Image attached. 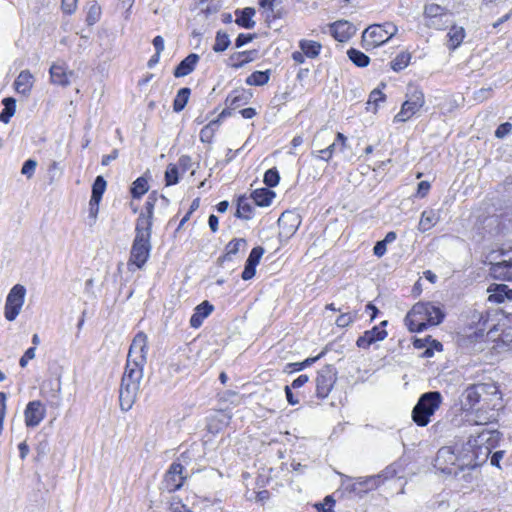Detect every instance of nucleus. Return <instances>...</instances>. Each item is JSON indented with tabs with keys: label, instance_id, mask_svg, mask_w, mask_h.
<instances>
[{
	"label": "nucleus",
	"instance_id": "4",
	"mask_svg": "<svg viewBox=\"0 0 512 512\" xmlns=\"http://www.w3.org/2000/svg\"><path fill=\"white\" fill-rule=\"evenodd\" d=\"M424 103L423 91L417 86H408L406 100L403 102L400 111L395 115L394 122H406L423 107Z\"/></svg>",
	"mask_w": 512,
	"mask_h": 512
},
{
	"label": "nucleus",
	"instance_id": "50",
	"mask_svg": "<svg viewBox=\"0 0 512 512\" xmlns=\"http://www.w3.org/2000/svg\"><path fill=\"white\" fill-rule=\"evenodd\" d=\"M496 445H489L488 443L477 442V446H475V454H478L480 457V466L486 462L489 454L491 453V449Z\"/></svg>",
	"mask_w": 512,
	"mask_h": 512
},
{
	"label": "nucleus",
	"instance_id": "15",
	"mask_svg": "<svg viewBox=\"0 0 512 512\" xmlns=\"http://www.w3.org/2000/svg\"><path fill=\"white\" fill-rule=\"evenodd\" d=\"M300 223L301 220L299 215L290 211L283 212L278 219L280 237L286 239L292 237L298 230Z\"/></svg>",
	"mask_w": 512,
	"mask_h": 512
},
{
	"label": "nucleus",
	"instance_id": "3",
	"mask_svg": "<svg viewBox=\"0 0 512 512\" xmlns=\"http://www.w3.org/2000/svg\"><path fill=\"white\" fill-rule=\"evenodd\" d=\"M443 397L439 391H428L423 393L412 410V420L420 427L427 426L431 417L439 409Z\"/></svg>",
	"mask_w": 512,
	"mask_h": 512
},
{
	"label": "nucleus",
	"instance_id": "24",
	"mask_svg": "<svg viewBox=\"0 0 512 512\" xmlns=\"http://www.w3.org/2000/svg\"><path fill=\"white\" fill-rule=\"evenodd\" d=\"M34 77L29 70H22L14 81L17 93L28 95L33 87Z\"/></svg>",
	"mask_w": 512,
	"mask_h": 512
},
{
	"label": "nucleus",
	"instance_id": "59",
	"mask_svg": "<svg viewBox=\"0 0 512 512\" xmlns=\"http://www.w3.org/2000/svg\"><path fill=\"white\" fill-rule=\"evenodd\" d=\"M256 37V34H246V33H240L237 38L235 39V47L241 48L247 43H250L253 41Z\"/></svg>",
	"mask_w": 512,
	"mask_h": 512
},
{
	"label": "nucleus",
	"instance_id": "12",
	"mask_svg": "<svg viewBox=\"0 0 512 512\" xmlns=\"http://www.w3.org/2000/svg\"><path fill=\"white\" fill-rule=\"evenodd\" d=\"M380 24H373L366 28L362 34V47L369 51L383 45L390 39L386 37Z\"/></svg>",
	"mask_w": 512,
	"mask_h": 512
},
{
	"label": "nucleus",
	"instance_id": "48",
	"mask_svg": "<svg viewBox=\"0 0 512 512\" xmlns=\"http://www.w3.org/2000/svg\"><path fill=\"white\" fill-rule=\"evenodd\" d=\"M323 355H324V352H321L319 355H317L315 357H309L302 362L289 363V364H287V368H290L291 371H295V372L301 371V370L305 369L306 367L310 366L311 364L315 363Z\"/></svg>",
	"mask_w": 512,
	"mask_h": 512
},
{
	"label": "nucleus",
	"instance_id": "52",
	"mask_svg": "<svg viewBox=\"0 0 512 512\" xmlns=\"http://www.w3.org/2000/svg\"><path fill=\"white\" fill-rule=\"evenodd\" d=\"M490 316H491L490 311H485V313L484 312L479 313V322H478L479 330L488 329L489 333L492 332V330L495 328L496 325L494 323H491Z\"/></svg>",
	"mask_w": 512,
	"mask_h": 512
},
{
	"label": "nucleus",
	"instance_id": "16",
	"mask_svg": "<svg viewBox=\"0 0 512 512\" xmlns=\"http://www.w3.org/2000/svg\"><path fill=\"white\" fill-rule=\"evenodd\" d=\"M46 410L41 401L34 400L27 404L24 416L27 427L34 428L38 426L45 418Z\"/></svg>",
	"mask_w": 512,
	"mask_h": 512
},
{
	"label": "nucleus",
	"instance_id": "36",
	"mask_svg": "<svg viewBox=\"0 0 512 512\" xmlns=\"http://www.w3.org/2000/svg\"><path fill=\"white\" fill-rule=\"evenodd\" d=\"M270 79V70L254 71L246 78V84L250 86H262L268 83Z\"/></svg>",
	"mask_w": 512,
	"mask_h": 512
},
{
	"label": "nucleus",
	"instance_id": "41",
	"mask_svg": "<svg viewBox=\"0 0 512 512\" xmlns=\"http://www.w3.org/2000/svg\"><path fill=\"white\" fill-rule=\"evenodd\" d=\"M447 18L448 15L445 12V8L438 4H427L424 7V18L425 21L433 18Z\"/></svg>",
	"mask_w": 512,
	"mask_h": 512
},
{
	"label": "nucleus",
	"instance_id": "25",
	"mask_svg": "<svg viewBox=\"0 0 512 512\" xmlns=\"http://www.w3.org/2000/svg\"><path fill=\"white\" fill-rule=\"evenodd\" d=\"M255 13L256 11L252 7L237 9L235 11V23L244 29H253L256 24L255 21L253 20Z\"/></svg>",
	"mask_w": 512,
	"mask_h": 512
},
{
	"label": "nucleus",
	"instance_id": "7",
	"mask_svg": "<svg viewBox=\"0 0 512 512\" xmlns=\"http://www.w3.org/2000/svg\"><path fill=\"white\" fill-rule=\"evenodd\" d=\"M337 380V371L333 365H326L317 372L316 396L320 399L328 397Z\"/></svg>",
	"mask_w": 512,
	"mask_h": 512
},
{
	"label": "nucleus",
	"instance_id": "44",
	"mask_svg": "<svg viewBox=\"0 0 512 512\" xmlns=\"http://www.w3.org/2000/svg\"><path fill=\"white\" fill-rule=\"evenodd\" d=\"M436 223V216L433 211H424L421 215L418 229L421 232L428 231Z\"/></svg>",
	"mask_w": 512,
	"mask_h": 512
},
{
	"label": "nucleus",
	"instance_id": "43",
	"mask_svg": "<svg viewBox=\"0 0 512 512\" xmlns=\"http://www.w3.org/2000/svg\"><path fill=\"white\" fill-rule=\"evenodd\" d=\"M411 60V54L408 52L399 53L390 63L391 69L395 72H399L405 69Z\"/></svg>",
	"mask_w": 512,
	"mask_h": 512
},
{
	"label": "nucleus",
	"instance_id": "6",
	"mask_svg": "<svg viewBox=\"0 0 512 512\" xmlns=\"http://www.w3.org/2000/svg\"><path fill=\"white\" fill-rule=\"evenodd\" d=\"M25 296L26 288L21 284H16L10 289L4 306L6 320L12 322L17 318L25 302Z\"/></svg>",
	"mask_w": 512,
	"mask_h": 512
},
{
	"label": "nucleus",
	"instance_id": "46",
	"mask_svg": "<svg viewBox=\"0 0 512 512\" xmlns=\"http://www.w3.org/2000/svg\"><path fill=\"white\" fill-rule=\"evenodd\" d=\"M280 181V175L278 170L274 168L268 169L264 173L263 182L267 186V188H273L276 187L279 184Z\"/></svg>",
	"mask_w": 512,
	"mask_h": 512
},
{
	"label": "nucleus",
	"instance_id": "47",
	"mask_svg": "<svg viewBox=\"0 0 512 512\" xmlns=\"http://www.w3.org/2000/svg\"><path fill=\"white\" fill-rule=\"evenodd\" d=\"M101 15V8L97 4V2L93 1L90 3V6L88 8L86 22L88 25H94L99 19Z\"/></svg>",
	"mask_w": 512,
	"mask_h": 512
},
{
	"label": "nucleus",
	"instance_id": "53",
	"mask_svg": "<svg viewBox=\"0 0 512 512\" xmlns=\"http://www.w3.org/2000/svg\"><path fill=\"white\" fill-rule=\"evenodd\" d=\"M381 478L382 475H373L363 479L362 483L364 485L366 493L379 487V485L382 484Z\"/></svg>",
	"mask_w": 512,
	"mask_h": 512
},
{
	"label": "nucleus",
	"instance_id": "63",
	"mask_svg": "<svg viewBox=\"0 0 512 512\" xmlns=\"http://www.w3.org/2000/svg\"><path fill=\"white\" fill-rule=\"evenodd\" d=\"M512 131V124L509 122H505L500 124L496 131L495 136L497 138H504L506 135H508Z\"/></svg>",
	"mask_w": 512,
	"mask_h": 512
},
{
	"label": "nucleus",
	"instance_id": "51",
	"mask_svg": "<svg viewBox=\"0 0 512 512\" xmlns=\"http://www.w3.org/2000/svg\"><path fill=\"white\" fill-rule=\"evenodd\" d=\"M61 385L60 381L57 382L56 387L51 389V394L47 398L49 405L52 408H58L61 405Z\"/></svg>",
	"mask_w": 512,
	"mask_h": 512
},
{
	"label": "nucleus",
	"instance_id": "57",
	"mask_svg": "<svg viewBox=\"0 0 512 512\" xmlns=\"http://www.w3.org/2000/svg\"><path fill=\"white\" fill-rule=\"evenodd\" d=\"M37 162L34 159H28L23 163L21 173L27 178H31L36 170Z\"/></svg>",
	"mask_w": 512,
	"mask_h": 512
},
{
	"label": "nucleus",
	"instance_id": "18",
	"mask_svg": "<svg viewBox=\"0 0 512 512\" xmlns=\"http://www.w3.org/2000/svg\"><path fill=\"white\" fill-rule=\"evenodd\" d=\"M50 78L53 84L67 86L70 84V78L74 75L69 71L64 62L53 63L50 67Z\"/></svg>",
	"mask_w": 512,
	"mask_h": 512
},
{
	"label": "nucleus",
	"instance_id": "35",
	"mask_svg": "<svg viewBox=\"0 0 512 512\" xmlns=\"http://www.w3.org/2000/svg\"><path fill=\"white\" fill-rule=\"evenodd\" d=\"M432 310L435 312V305L427 302L416 303L411 309V315H416L420 321L428 323V311Z\"/></svg>",
	"mask_w": 512,
	"mask_h": 512
},
{
	"label": "nucleus",
	"instance_id": "1",
	"mask_svg": "<svg viewBox=\"0 0 512 512\" xmlns=\"http://www.w3.org/2000/svg\"><path fill=\"white\" fill-rule=\"evenodd\" d=\"M500 432L497 430H482L476 437L470 436L467 442L455 444L457 448L456 454L459 463L460 472L465 470H473L480 466V457L475 454V446L477 442L488 443L489 445H497L500 440Z\"/></svg>",
	"mask_w": 512,
	"mask_h": 512
},
{
	"label": "nucleus",
	"instance_id": "5",
	"mask_svg": "<svg viewBox=\"0 0 512 512\" xmlns=\"http://www.w3.org/2000/svg\"><path fill=\"white\" fill-rule=\"evenodd\" d=\"M455 446H443L436 454L434 467L441 473L458 477L461 473Z\"/></svg>",
	"mask_w": 512,
	"mask_h": 512
},
{
	"label": "nucleus",
	"instance_id": "10",
	"mask_svg": "<svg viewBox=\"0 0 512 512\" xmlns=\"http://www.w3.org/2000/svg\"><path fill=\"white\" fill-rule=\"evenodd\" d=\"M502 259L491 265L490 274L493 278L512 281V246L501 250Z\"/></svg>",
	"mask_w": 512,
	"mask_h": 512
},
{
	"label": "nucleus",
	"instance_id": "21",
	"mask_svg": "<svg viewBox=\"0 0 512 512\" xmlns=\"http://www.w3.org/2000/svg\"><path fill=\"white\" fill-rule=\"evenodd\" d=\"M153 215L140 212L135 224V237H151Z\"/></svg>",
	"mask_w": 512,
	"mask_h": 512
},
{
	"label": "nucleus",
	"instance_id": "38",
	"mask_svg": "<svg viewBox=\"0 0 512 512\" xmlns=\"http://www.w3.org/2000/svg\"><path fill=\"white\" fill-rule=\"evenodd\" d=\"M347 56L353 64L361 68L367 67L370 63V58L365 53L355 48H350L347 51Z\"/></svg>",
	"mask_w": 512,
	"mask_h": 512
},
{
	"label": "nucleus",
	"instance_id": "33",
	"mask_svg": "<svg viewBox=\"0 0 512 512\" xmlns=\"http://www.w3.org/2000/svg\"><path fill=\"white\" fill-rule=\"evenodd\" d=\"M191 94V89L188 87L181 88L173 101V111L176 113L181 112L188 103Z\"/></svg>",
	"mask_w": 512,
	"mask_h": 512
},
{
	"label": "nucleus",
	"instance_id": "30",
	"mask_svg": "<svg viewBox=\"0 0 512 512\" xmlns=\"http://www.w3.org/2000/svg\"><path fill=\"white\" fill-rule=\"evenodd\" d=\"M449 41H448V48L450 50L457 49L461 43L464 40L465 37V30L463 27L460 26H452L447 34Z\"/></svg>",
	"mask_w": 512,
	"mask_h": 512
},
{
	"label": "nucleus",
	"instance_id": "17",
	"mask_svg": "<svg viewBox=\"0 0 512 512\" xmlns=\"http://www.w3.org/2000/svg\"><path fill=\"white\" fill-rule=\"evenodd\" d=\"M264 252H265V250L262 246L254 247L251 250V252L245 262L244 270L241 274V278L243 280L247 281V280L252 279L255 276L256 267L259 264Z\"/></svg>",
	"mask_w": 512,
	"mask_h": 512
},
{
	"label": "nucleus",
	"instance_id": "27",
	"mask_svg": "<svg viewBox=\"0 0 512 512\" xmlns=\"http://www.w3.org/2000/svg\"><path fill=\"white\" fill-rule=\"evenodd\" d=\"M491 293L488 301L492 303H502L505 299H512V289H509L505 284H496L493 289L489 290Z\"/></svg>",
	"mask_w": 512,
	"mask_h": 512
},
{
	"label": "nucleus",
	"instance_id": "9",
	"mask_svg": "<svg viewBox=\"0 0 512 512\" xmlns=\"http://www.w3.org/2000/svg\"><path fill=\"white\" fill-rule=\"evenodd\" d=\"M151 249V237H134L130 252V262L138 268H142L150 256Z\"/></svg>",
	"mask_w": 512,
	"mask_h": 512
},
{
	"label": "nucleus",
	"instance_id": "45",
	"mask_svg": "<svg viewBox=\"0 0 512 512\" xmlns=\"http://www.w3.org/2000/svg\"><path fill=\"white\" fill-rule=\"evenodd\" d=\"M467 422L474 425H486L491 423V417L487 416L484 411L477 410L475 413H467Z\"/></svg>",
	"mask_w": 512,
	"mask_h": 512
},
{
	"label": "nucleus",
	"instance_id": "55",
	"mask_svg": "<svg viewBox=\"0 0 512 512\" xmlns=\"http://www.w3.org/2000/svg\"><path fill=\"white\" fill-rule=\"evenodd\" d=\"M219 125V120H213L211 121L207 126H205L200 131V140L202 142H210L212 138V133L214 130V127H217Z\"/></svg>",
	"mask_w": 512,
	"mask_h": 512
},
{
	"label": "nucleus",
	"instance_id": "64",
	"mask_svg": "<svg viewBox=\"0 0 512 512\" xmlns=\"http://www.w3.org/2000/svg\"><path fill=\"white\" fill-rule=\"evenodd\" d=\"M380 27L383 28L384 33L387 35L389 39H391L394 35H396L398 28L397 26L392 22H385L383 24H380Z\"/></svg>",
	"mask_w": 512,
	"mask_h": 512
},
{
	"label": "nucleus",
	"instance_id": "37",
	"mask_svg": "<svg viewBox=\"0 0 512 512\" xmlns=\"http://www.w3.org/2000/svg\"><path fill=\"white\" fill-rule=\"evenodd\" d=\"M149 189L148 181L144 176L138 177L130 188V193L134 199H140Z\"/></svg>",
	"mask_w": 512,
	"mask_h": 512
},
{
	"label": "nucleus",
	"instance_id": "29",
	"mask_svg": "<svg viewBox=\"0 0 512 512\" xmlns=\"http://www.w3.org/2000/svg\"><path fill=\"white\" fill-rule=\"evenodd\" d=\"M247 242L244 238H234L225 247V254L220 258L222 261L232 260V256L236 255L241 248H245Z\"/></svg>",
	"mask_w": 512,
	"mask_h": 512
},
{
	"label": "nucleus",
	"instance_id": "40",
	"mask_svg": "<svg viewBox=\"0 0 512 512\" xmlns=\"http://www.w3.org/2000/svg\"><path fill=\"white\" fill-rule=\"evenodd\" d=\"M107 182L103 176L99 175L95 178L92 185V193L91 199L96 201H101L102 196L106 190Z\"/></svg>",
	"mask_w": 512,
	"mask_h": 512
},
{
	"label": "nucleus",
	"instance_id": "60",
	"mask_svg": "<svg viewBox=\"0 0 512 512\" xmlns=\"http://www.w3.org/2000/svg\"><path fill=\"white\" fill-rule=\"evenodd\" d=\"M385 98V94H383L379 89H374L369 95L368 104H374L376 108L379 102L385 101Z\"/></svg>",
	"mask_w": 512,
	"mask_h": 512
},
{
	"label": "nucleus",
	"instance_id": "23",
	"mask_svg": "<svg viewBox=\"0 0 512 512\" xmlns=\"http://www.w3.org/2000/svg\"><path fill=\"white\" fill-rule=\"evenodd\" d=\"M199 61V55L195 53L185 57L174 69L173 75L176 78L184 77L192 73Z\"/></svg>",
	"mask_w": 512,
	"mask_h": 512
},
{
	"label": "nucleus",
	"instance_id": "22",
	"mask_svg": "<svg viewBox=\"0 0 512 512\" xmlns=\"http://www.w3.org/2000/svg\"><path fill=\"white\" fill-rule=\"evenodd\" d=\"M213 310L214 306L209 301H203L197 305L190 318V326L193 328H199L204 319L207 318Z\"/></svg>",
	"mask_w": 512,
	"mask_h": 512
},
{
	"label": "nucleus",
	"instance_id": "39",
	"mask_svg": "<svg viewBox=\"0 0 512 512\" xmlns=\"http://www.w3.org/2000/svg\"><path fill=\"white\" fill-rule=\"evenodd\" d=\"M231 44L229 35L222 30L216 32L215 35V43L212 47L213 51L216 53L224 52Z\"/></svg>",
	"mask_w": 512,
	"mask_h": 512
},
{
	"label": "nucleus",
	"instance_id": "42",
	"mask_svg": "<svg viewBox=\"0 0 512 512\" xmlns=\"http://www.w3.org/2000/svg\"><path fill=\"white\" fill-rule=\"evenodd\" d=\"M404 321L411 332H422L427 329V322L420 321L416 315H411V310L407 313Z\"/></svg>",
	"mask_w": 512,
	"mask_h": 512
},
{
	"label": "nucleus",
	"instance_id": "13",
	"mask_svg": "<svg viewBox=\"0 0 512 512\" xmlns=\"http://www.w3.org/2000/svg\"><path fill=\"white\" fill-rule=\"evenodd\" d=\"M183 470L184 467L180 463L173 462L170 465L163 480V487L165 490L168 492H175L183 486L185 480Z\"/></svg>",
	"mask_w": 512,
	"mask_h": 512
},
{
	"label": "nucleus",
	"instance_id": "58",
	"mask_svg": "<svg viewBox=\"0 0 512 512\" xmlns=\"http://www.w3.org/2000/svg\"><path fill=\"white\" fill-rule=\"evenodd\" d=\"M157 201V192L153 191L149 194L145 204H144V210L142 212H145L150 215H154V207Z\"/></svg>",
	"mask_w": 512,
	"mask_h": 512
},
{
	"label": "nucleus",
	"instance_id": "19",
	"mask_svg": "<svg viewBox=\"0 0 512 512\" xmlns=\"http://www.w3.org/2000/svg\"><path fill=\"white\" fill-rule=\"evenodd\" d=\"M355 31V26L346 20H339L330 25L331 35L339 42L347 41Z\"/></svg>",
	"mask_w": 512,
	"mask_h": 512
},
{
	"label": "nucleus",
	"instance_id": "2",
	"mask_svg": "<svg viewBox=\"0 0 512 512\" xmlns=\"http://www.w3.org/2000/svg\"><path fill=\"white\" fill-rule=\"evenodd\" d=\"M143 364L127 360L119 389V403L122 411H129L136 401L143 378Z\"/></svg>",
	"mask_w": 512,
	"mask_h": 512
},
{
	"label": "nucleus",
	"instance_id": "32",
	"mask_svg": "<svg viewBox=\"0 0 512 512\" xmlns=\"http://www.w3.org/2000/svg\"><path fill=\"white\" fill-rule=\"evenodd\" d=\"M249 97L245 94V92L233 91L230 93L226 100V106H229V109H237L248 103Z\"/></svg>",
	"mask_w": 512,
	"mask_h": 512
},
{
	"label": "nucleus",
	"instance_id": "62",
	"mask_svg": "<svg viewBox=\"0 0 512 512\" xmlns=\"http://www.w3.org/2000/svg\"><path fill=\"white\" fill-rule=\"evenodd\" d=\"M491 95H492V88H490V87L481 88L474 92V99L479 102H483V101L487 100L488 98H490Z\"/></svg>",
	"mask_w": 512,
	"mask_h": 512
},
{
	"label": "nucleus",
	"instance_id": "54",
	"mask_svg": "<svg viewBox=\"0 0 512 512\" xmlns=\"http://www.w3.org/2000/svg\"><path fill=\"white\" fill-rule=\"evenodd\" d=\"M443 311L435 306V312L432 310L428 311V326H434L440 324L444 319Z\"/></svg>",
	"mask_w": 512,
	"mask_h": 512
},
{
	"label": "nucleus",
	"instance_id": "11",
	"mask_svg": "<svg viewBox=\"0 0 512 512\" xmlns=\"http://www.w3.org/2000/svg\"><path fill=\"white\" fill-rule=\"evenodd\" d=\"M147 351V335L140 331L132 340V343L129 347L127 360L132 359V362L145 365L147 360Z\"/></svg>",
	"mask_w": 512,
	"mask_h": 512
},
{
	"label": "nucleus",
	"instance_id": "14",
	"mask_svg": "<svg viewBox=\"0 0 512 512\" xmlns=\"http://www.w3.org/2000/svg\"><path fill=\"white\" fill-rule=\"evenodd\" d=\"M388 321L384 320L378 326H374L372 329L367 330L358 337L356 341L357 347L361 349H368L372 344L382 341L387 337V331L385 327L387 326Z\"/></svg>",
	"mask_w": 512,
	"mask_h": 512
},
{
	"label": "nucleus",
	"instance_id": "49",
	"mask_svg": "<svg viewBox=\"0 0 512 512\" xmlns=\"http://www.w3.org/2000/svg\"><path fill=\"white\" fill-rule=\"evenodd\" d=\"M179 181L178 167L175 164H169L165 171V183L167 186L175 185Z\"/></svg>",
	"mask_w": 512,
	"mask_h": 512
},
{
	"label": "nucleus",
	"instance_id": "61",
	"mask_svg": "<svg viewBox=\"0 0 512 512\" xmlns=\"http://www.w3.org/2000/svg\"><path fill=\"white\" fill-rule=\"evenodd\" d=\"M447 23V18H433L425 21V25L429 28L441 30Z\"/></svg>",
	"mask_w": 512,
	"mask_h": 512
},
{
	"label": "nucleus",
	"instance_id": "20",
	"mask_svg": "<svg viewBox=\"0 0 512 512\" xmlns=\"http://www.w3.org/2000/svg\"><path fill=\"white\" fill-rule=\"evenodd\" d=\"M257 50H247L241 52H235L228 58V65L234 69L244 67L246 64L254 61L257 57Z\"/></svg>",
	"mask_w": 512,
	"mask_h": 512
},
{
	"label": "nucleus",
	"instance_id": "28",
	"mask_svg": "<svg viewBox=\"0 0 512 512\" xmlns=\"http://www.w3.org/2000/svg\"><path fill=\"white\" fill-rule=\"evenodd\" d=\"M254 206L245 196H240L237 201V210L235 217L244 220H250L253 217Z\"/></svg>",
	"mask_w": 512,
	"mask_h": 512
},
{
	"label": "nucleus",
	"instance_id": "56",
	"mask_svg": "<svg viewBox=\"0 0 512 512\" xmlns=\"http://www.w3.org/2000/svg\"><path fill=\"white\" fill-rule=\"evenodd\" d=\"M345 489L359 497H362L364 494H366V490L364 488L362 480H358L357 482L354 483L345 484Z\"/></svg>",
	"mask_w": 512,
	"mask_h": 512
},
{
	"label": "nucleus",
	"instance_id": "8",
	"mask_svg": "<svg viewBox=\"0 0 512 512\" xmlns=\"http://www.w3.org/2000/svg\"><path fill=\"white\" fill-rule=\"evenodd\" d=\"M498 392L495 384L480 383L467 387L463 393V409L468 411L479 403L483 393L495 394Z\"/></svg>",
	"mask_w": 512,
	"mask_h": 512
},
{
	"label": "nucleus",
	"instance_id": "26",
	"mask_svg": "<svg viewBox=\"0 0 512 512\" xmlns=\"http://www.w3.org/2000/svg\"><path fill=\"white\" fill-rule=\"evenodd\" d=\"M275 196V192L267 187L256 189L251 193L255 205L260 207L269 206Z\"/></svg>",
	"mask_w": 512,
	"mask_h": 512
},
{
	"label": "nucleus",
	"instance_id": "31",
	"mask_svg": "<svg viewBox=\"0 0 512 512\" xmlns=\"http://www.w3.org/2000/svg\"><path fill=\"white\" fill-rule=\"evenodd\" d=\"M299 48L306 57L316 58L320 54L322 45L317 41L302 39L299 41Z\"/></svg>",
	"mask_w": 512,
	"mask_h": 512
},
{
	"label": "nucleus",
	"instance_id": "34",
	"mask_svg": "<svg viewBox=\"0 0 512 512\" xmlns=\"http://www.w3.org/2000/svg\"><path fill=\"white\" fill-rule=\"evenodd\" d=\"M2 104L4 108L0 113V122L8 123L15 114L16 100L13 97H6L2 100Z\"/></svg>",
	"mask_w": 512,
	"mask_h": 512
}]
</instances>
